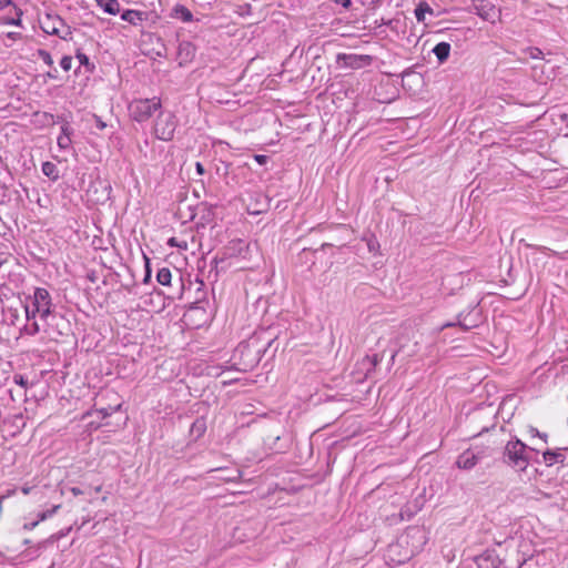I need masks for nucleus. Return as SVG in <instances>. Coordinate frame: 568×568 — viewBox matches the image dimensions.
I'll return each instance as SVG.
<instances>
[{
    "mask_svg": "<svg viewBox=\"0 0 568 568\" xmlns=\"http://www.w3.org/2000/svg\"><path fill=\"white\" fill-rule=\"evenodd\" d=\"M26 324L21 334L34 336L43 333L48 338L55 339L62 335L55 326L57 320L61 318L52 303L48 290L36 287L32 295H27L23 302Z\"/></svg>",
    "mask_w": 568,
    "mask_h": 568,
    "instance_id": "nucleus-1",
    "label": "nucleus"
},
{
    "mask_svg": "<svg viewBox=\"0 0 568 568\" xmlns=\"http://www.w3.org/2000/svg\"><path fill=\"white\" fill-rule=\"evenodd\" d=\"M505 455L514 467L519 470H525L527 468L528 456L526 455V445L519 439L507 443Z\"/></svg>",
    "mask_w": 568,
    "mask_h": 568,
    "instance_id": "nucleus-2",
    "label": "nucleus"
},
{
    "mask_svg": "<svg viewBox=\"0 0 568 568\" xmlns=\"http://www.w3.org/2000/svg\"><path fill=\"white\" fill-rule=\"evenodd\" d=\"M40 27L47 34L58 36L64 40L71 36L69 27H67L64 21L58 16L45 14L40 20Z\"/></svg>",
    "mask_w": 568,
    "mask_h": 568,
    "instance_id": "nucleus-3",
    "label": "nucleus"
},
{
    "mask_svg": "<svg viewBox=\"0 0 568 568\" xmlns=\"http://www.w3.org/2000/svg\"><path fill=\"white\" fill-rule=\"evenodd\" d=\"M176 121L170 111H161L155 122V133L159 139L172 140L176 130Z\"/></svg>",
    "mask_w": 568,
    "mask_h": 568,
    "instance_id": "nucleus-4",
    "label": "nucleus"
},
{
    "mask_svg": "<svg viewBox=\"0 0 568 568\" xmlns=\"http://www.w3.org/2000/svg\"><path fill=\"white\" fill-rule=\"evenodd\" d=\"M336 62L341 68L362 69L373 62V57L367 54L338 53Z\"/></svg>",
    "mask_w": 568,
    "mask_h": 568,
    "instance_id": "nucleus-5",
    "label": "nucleus"
},
{
    "mask_svg": "<svg viewBox=\"0 0 568 568\" xmlns=\"http://www.w3.org/2000/svg\"><path fill=\"white\" fill-rule=\"evenodd\" d=\"M474 11L483 20L489 22H495L499 16L495 6L484 0H479L478 3L474 4Z\"/></svg>",
    "mask_w": 568,
    "mask_h": 568,
    "instance_id": "nucleus-6",
    "label": "nucleus"
},
{
    "mask_svg": "<svg viewBox=\"0 0 568 568\" xmlns=\"http://www.w3.org/2000/svg\"><path fill=\"white\" fill-rule=\"evenodd\" d=\"M478 568H500L501 562L493 550H486L475 558Z\"/></svg>",
    "mask_w": 568,
    "mask_h": 568,
    "instance_id": "nucleus-7",
    "label": "nucleus"
},
{
    "mask_svg": "<svg viewBox=\"0 0 568 568\" xmlns=\"http://www.w3.org/2000/svg\"><path fill=\"white\" fill-rule=\"evenodd\" d=\"M479 458L480 456L474 450L466 449L458 456L456 466L460 469H471L477 464Z\"/></svg>",
    "mask_w": 568,
    "mask_h": 568,
    "instance_id": "nucleus-8",
    "label": "nucleus"
},
{
    "mask_svg": "<svg viewBox=\"0 0 568 568\" xmlns=\"http://www.w3.org/2000/svg\"><path fill=\"white\" fill-rule=\"evenodd\" d=\"M30 121L36 128H43L54 123L52 114L40 110H37L32 113Z\"/></svg>",
    "mask_w": 568,
    "mask_h": 568,
    "instance_id": "nucleus-9",
    "label": "nucleus"
},
{
    "mask_svg": "<svg viewBox=\"0 0 568 568\" xmlns=\"http://www.w3.org/2000/svg\"><path fill=\"white\" fill-rule=\"evenodd\" d=\"M542 458L545 464L548 467L554 466L557 463L564 464L565 463V455L560 450H546L542 454Z\"/></svg>",
    "mask_w": 568,
    "mask_h": 568,
    "instance_id": "nucleus-10",
    "label": "nucleus"
},
{
    "mask_svg": "<svg viewBox=\"0 0 568 568\" xmlns=\"http://www.w3.org/2000/svg\"><path fill=\"white\" fill-rule=\"evenodd\" d=\"M434 54L436 55L438 63L443 64L450 54V44L448 42H439L433 49Z\"/></svg>",
    "mask_w": 568,
    "mask_h": 568,
    "instance_id": "nucleus-11",
    "label": "nucleus"
},
{
    "mask_svg": "<svg viewBox=\"0 0 568 568\" xmlns=\"http://www.w3.org/2000/svg\"><path fill=\"white\" fill-rule=\"evenodd\" d=\"M71 133H72V129L70 128L69 124H63L61 126V133L60 135L58 136L57 139V142H58V146L62 150H67L70 148L71 145Z\"/></svg>",
    "mask_w": 568,
    "mask_h": 568,
    "instance_id": "nucleus-12",
    "label": "nucleus"
},
{
    "mask_svg": "<svg viewBox=\"0 0 568 568\" xmlns=\"http://www.w3.org/2000/svg\"><path fill=\"white\" fill-rule=\"evenodd\" d=\"M95 2L109 14H116L120 12V3L118 0H95Z\"/></svg>",
    "mask_w": 568,
    "mask_h": 568,
    "instance_id": "nucleus-13",
    "label": "nucleus"
},
{
    "mask_svg": "<svg viewBox=\"0 0 568 568\" xmlns=\"http://www.w3.org/2000/svg\"><path fill=\"white\" fill-rule=\"evenodd\" d=\"M41 170H42V173L45 176H48L50 180L57 181L59 179V170L54 163H52L50 161L43 162Z\"/></svg>",
    "mask_w": 568,
    "mask_h": 568,
    "instance_id": "nucleus-14",
    "label": "nucleus"
},
{
    "mask_svg": "<svg viewBox=\"0 0 568 568\" xmlns=\"http://www.w3.org/2000/svg\"><path fill=\"white\" fill-rule=\"evenodd\" d=\"M426 13H433V9L426 2H420L415 9L417 21L423 22Z\"/></svg>",
    "mask_w": 568,
    "mask_h": 568,
    "instance_id": "nucleus-15",
    "label": "nucleus"
},
{
    "mask_svg": "<svg viewBox=\"0 0 568 568\" xmlns=\"http://www.w3.org/2000/svg\"><path fill=\"white\" fill-rule=\"evenodd\" d=\"M379 362H381V358L377 354H374L372 356L366 355L362 359V364L367 367L368 373L374 371L376 368V366L379 364Z\"/></svg>",
    "mask_w": 568,
    "mask_h": 568,
    "instance_id": "nucleus-16",
    "label": "nucleus"
},
{
    "mask_svg": "<svg viewBox=\"0 0 568 568\" xmlns=\"http://www.w3.org/2000/svg\"><path fill=\"white\" fill-rule=\"evenodd\" d=\"M122 20L130 22L132 24H136L142 20L141 13L135 10H126L121 16Z\"/></svg>",
    "mask_w": 568,
    "mask_h": 568,
    "instance_id": "nucleus-17",
    "label": "nucleus"
},
{
    "mask_svg": "<svg viewBox=\"0 0 568 568\" xmlns=\"http://www.w3.org/2000/svg\"><path fill=\"white\" fill-rule=\"evenodd\" d=\"M172 274L168 267H162L156 274V280L162 285H169L171 283Z\"/></svg>",
    "mask_w": 568,
    "mask_h": 568,
    "instance_id": "nucleus-18",
    "label": "nucleus"
},
{
    "mask_svg": "<svg viewBox=\"0 0 568 568\" xmlns=\"http://www.w3.org/2000/svg\"><path fill=\"white\" fill-rule=\"evenodd\" d=\"M183 52H185V57L183 58L185 61L191 60L194 55V48L190 42L180 43V59H182Z\"/></svg>",
    "mask_w": 568,
    "mask_h": 568,
    "instance_id": "nucleus-19",
    "label": "nucleus"
},
{
    "mask_svg": "<svg viewBox=\"0 0 568 568\" xmlns=\"http://www.w3.org/2000/svg\"><path fill=\"white\" fill-rule=\"evenodd\" d=\"M151 115V109H135V111L131 113V116L138 122L145 121Z\"/></svg>",
    "mask_w": 568,
    "mask_h": 568,
    "instance_id": "nucleus-20",
    "label": "nucleus"
},
{
    "mask_svg": "<svg viewBox=\"0 0 568 568\" xmlns=\"http://www.w3.org/2000/svg\"><path fill=\"white\" fill-rule=\"evenodd\" d=\"M121 406H122V404L118 403L114 406L97 408V412L101 415L102 418H105V417L111 416L112 413L119 410L121 408Z\"/></svg>",
    "mask_w": 568,
    "mask_h": 568,
    "instance_id": "nucleus-21",
    "label": "nucleus"
},
{
    "mask_svg": "<svg viewBox=\"0 0 568 568\" xmlns=\"http://www.w3.org/2000/svg\"><path fill=\"white\" fill-rule=\"evenodd\" d=\"M60 508V505H55L53 506L51 509H48V510H44V511H41L39 515H38V518L40 521H43L50 517H52L57 511L58 509Z\"/></svg>",
    "mask_w": 568,
    "mask_h": 568,
    "instance_id": "nucleus-22",
    "label": "nucleus"
},
{
    "mask_svg": "<svg viewBox=\"0 0 568 568\" xmlns=\"http://www.w3.org/2000/svg\"><path fill=\"white\" fill-rule=\"evenodd\" d=\"M7 318L11 325H16L19 321L18 310L9 307L7 310Z\"/></svg>",
    "mask_w": 568,
    "mask_h": 568,
    "instance_id": "nucleus-23",
    "label": "nucleus"
},
{
    "mask_svg": "<svg viewBox=\"0 0 568 568\" xmlns=\"http://www.w3.org/2000/svg\"><path fill=\"white\" fill-rule=\"evenodd\" d=\"M180 20L190 22L192 20V13L184 7L180 6Z\"/></svg>",
    "mask_w": 568,
    "mask_h": 568,
    "instance_id": "nucleus-24",
    "label": "nucleus"
},
{
    "mask_svg": "<svg viewBox=\"0 0 568 568\" xmlns=\"http://www.w3.org/2000/svg\"><path fill=\"white\" fill-rule=\"evenodd\" d=\"M13 382L23 388L28 386V379L21 374L13 375Z\"/></svg>",
    "mask_w": 568,
    "mask_h": 568,
    "instance_id": "nucleus-25",
    "label": "nucleus"
},
{
    "mask_svg": "<svg viewBox=\"0 0 568 568\" xmlns=\"http://www.w3.org/2000/svg\"><path fill=\"white\" fill-rule=\"evenodd\" d=\"M60 65L64 71H69L72 68V58L63 57L61 59Z\"/></svg>",
    "mask_w": 568,
    "mask_h": 568,
    "instance_id": "nucleus-26",
    "label": "nucleus"
},
{
    "mask_svg": "<svg viewBox=\"0 0 568 568\" xmlns=\"http://www.w3.org/2000/svg\"><path fill=\"white\" fill-rule=\"evenodd\" d=\"M92 119L94 121L97 129L104 130L106 128V123L102 120L101 116L92 114Z\"/></svg>",
    "mask_w": 568,
    "mask_h": 568,
    "instance_id": "nucleus-27",
    "label": "nucleus"
},
{
    "mask_svg": "<svg viewBox=\"0 0 568 568\" xmlns=\"http://www.w3.org/2000/svg\"><path fill=\"white\" fill-rule=\"evenodd\" d=\"M194 313H203L201 308L199 307H195V308H191L189 312L184 313L183 315V320L184 322L187 324L189 320L192 317V315Z\"/></svg>",
    "mask_w": 568,
    "mask_h": 568,
    "instance_id": "nucleus-28",
    "label": "nucleus"
},
{
    "mask_svg": "<svg viewBox=\"0 0 568 568\" xmlns=\"http://www.w3.org/2000/svg\"><path fill=\"white\" fill-rule=\"evenodd\" d=\"M254 160H255L258 164L264 165V164H266V163H267L268 158H267L266 155H263V154H256V155H254Z\"/></svg>",
    "mask_w": 568,
    "mask_h": 568,
    "instance_id": "nucleus-29",
    "label": "nucleus"
},
{
    "mask_svg": "<svg viewBox=\"0 0 568 568\" xmlns=\"http://www.w3.org/2000/svg\"><path fill=\"white\" fill-rule=\"evenodd\" d=\"M77 58L79 59L81 64H88L89 63L88 57L85 54H83V53H78Z\"/></svg>",
    "mask_w": 568,
    "mask_h": 568,
    "instance_id": "nucleus-30",
    "label": "nucleus"
},
{
    "mask_svg": "<svg viewBox=\"0 0 568 568\" xmlns=\"http://www.w3.org/2000/svg\"><path fill=\"white\" fill-rule=\"evenodd\" d=\"M195 170H196V173H197L199 175H203V174H204V168H203L202 163L196 162V163H195Z\"/></svg>",
    "mask_w": 568,
    "mask_h": 568,
    "instance_id": "nucleus-31",
    "label": "nucleus"
},
{
    "mask_svg": "<svg viewBox=\"0 0 568 568\" xmlns=\"http://www.w3.org/2000/svg\"><path fill=\"white\" fill-rule=\"evenodd\" d=\"M70 491L72 493L73 496H79L83 494V490H81L79 487H72Z\"/></svg>",
    "mask_w": 568,
    "mask_h": 568,
    "instance_id": "nucleus-32",
    "label": "nucleus"
},
{
    "mask_svg": "<svg viewBox=\"0 0 568 568\" xmlns=\"http://www.w3.org/2000/svg\"><path fill=\"white\" fill-rule=\"evenodd\" d=\"M263 211H264L263 209H258V207L252 209L251 206H248V213H251V214H260Z\"/></svg>",
    "mask_w": 568,
    "mask_h": 568,
    "instance_id": "nucleus-33",
    "label": "nucleus"
},
{
    "mask_svg": "<svg viewBox=\"0 0 568 568\" xmlns=\"http://www.w3.org/2000/svg\"><path fill=\"white\" fill-rule=\"evenodd\" d=\"M12 3V0H0V10Z\"/></svg>",
    "mask_w": 568,
    "mask_h": 568,
    "instance_id": "nucleus-34",
    "label": "nucleus"
},
{
    "mask_svg": "<svg viewBox=\"0 0 568 568\" xmlns=\"http://www.w3.org/2000/svg\"><path fill=\"white\" fill-rule=\"evenodd\" d=\"M168 244L171 245V246H178V239L176 237H171L168 241Z\"/></svg>",
    "mask_w": 568,
    "mask_h": 568,
    "instance_id": "nucleus-35",
    "label": "nucleus"
},
{
    "mask_svg": "<svg viewBox=\"0 0 568 568\" xmlns=\"http://www.w3.org/2000/svg\"><path fill=\"white\" fill-rule=\"evenodd\" d=\"M20 22H21L20 18H18V19H11V20H9V21H8V23L17 24V26H19V24H20Z\"/></svg>",
    "mask_w": 568,
    "mask_h": 568,
    "instance_id": "nucleus-36",
    "label": "nucleus"
},
{
    "mask_svg": "<svg viewBox=\"0 0 568 568\" xmlns=\"http://www.w3.org/2000/svg\"><path fill=\"white\" fill-rule=\"evenodd\" d=\"M39 521L40 520L38 519L37 521L31 523L29 526L26 525V527L32 529V528H34L38 525Z\"/></svg>",
    "mask_w": 568,
    "mask_h": 568,
    "instance_id": "nucleus-37",
    "label": "nucleus"
},
{
    "mask_svg": "<svg viewBox=\"0 0 568 568\" xmlns=\"http://www.w3.org/2000/svg\"><path fill=\"white\" fill-rule=\"evenodd\" d=\"M30 489H31L30 487H23V488H22V493H23L24 495H28V494L30 493Z\"/></svg>",
    "mask_w": 568,
    "mask_h": 568,
    "instance_id": "nucleus-38",
    "label": "nucleus"
},
{
    "mask_svg": "<svg viewBox=\"0 0 568 568\" xmlns=\"http://www.w3.org/2000/svg\"><path fill=\"white\" fill-rule=\"evenodd\" d=\"M351 4V0H343V6L348 7Z\"/></svg>",
    "mask_w": 568,
    "mask_h": 568,
    "instance_id": "nucleus-39",
    "label": "nucleus"
},
{
    "mask_svg": "<svg viewBox=\"0 0 568 568\" xmlns=\"http://www.w3.org/2000/svg\"><path fill=\"white\" fill-rule=\"evenodd\" d=\"M8 37H9V38H14V37H16V33L10 32V33H8Z\"/></svg>",
    "mask_w": 568,
    "mask_h": 568,
    "instance_id": "nucleus-40",
    "label": "nucleus"
},
{
    "mask_svg": "<svg viewBox=\"0 0 568 568\" xmlns=\"http://www.w3.org/2000/svg\"><path fill=\"white\" fill-rule=\"evenodd\" d=\"M172 11L178 12V6L173 7Z\"/></svg>",
    "mask_w": 568,
    "mask_h": 568,
    "instance_id": "nucleus-41",
    "label": "nucleus"
},
{
    "mask_svg": "<svg viewBox=\"0 0 568 568\" xmlns=\"http://www.w3.org/2000/svg\"><path fill=\"white\" fill-rule=\"evenodd\" d=\"M100 490H101V486H98V487L95 488V491H100Z\"/></svg>",
    "mask_w": 568,
    "mask_h": 568,
    "instance_id": "nucleus-42",
    "label": "nucleus"
}]
</instances>
